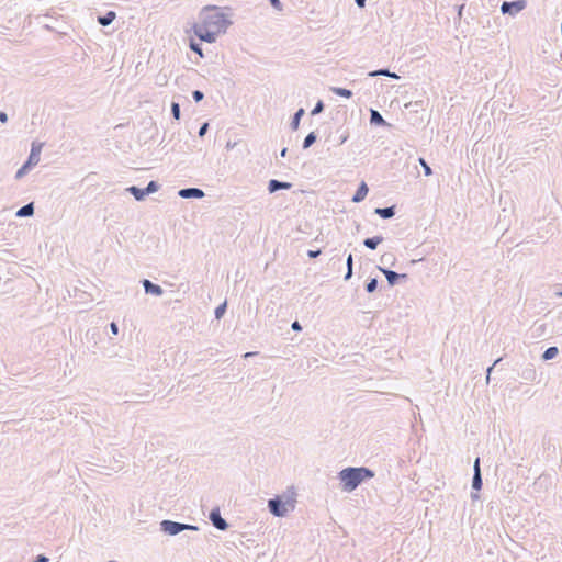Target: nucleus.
<instances>
[{"label":"nucleus","instance_id":"f257e3e1","mask_svg":"<svg viewBox=\"0 0 562 562\" xmlns=\"http://www.w3.org/2000/svg\"><path fill=\"white\" fill-rule=\"evenodd\" d=\"M374 475V471L367 467H347L338 473V480L344 492H352Z\"/></svg>","mask_w":562,"mask_h":562},{"label":"nucleus","instance_id":"f03ea898","mask_svg":"<svg viewBox=\"0 0 562 562\" xmlns=\"http://www.w3.org/2000/svg\"><path fill=\"white\" fill-rule=\"evenodd\" d=\"M200 22L216 33H225L232 21L228 16L220 11L217 7H205L200 14Z\"/></svg>","mask_w":562,"mask_h":562},{"label":"nucleus","instance_id":"7ed1b4c3","mask_svg":"<svg viewBox=\"0 0 562 562\" xmlns=\"http://www.w3.org/2000/svg\"><path fill=\"white\" fill-rule=\"evenodd\" d=\"M295 499L293 496H288L285 499L283 496L277 495L268 501V509L274 517H285L289 513V507L294 509Z\"/></svg>","mask_w":562,"mask_h":562},{"label":"nucleus","instance_id":"20e7f679","mask_svg":"<svg viewBox=\"0 0 562 562\" xmlns=\"http://www.w3.org/2000/svg\"><path fill=\"white\" fill-rule=\"evenodd\" d=\"M41 151H42V144L33 143L27 159L23 162V165L15 172L14 178L16 180L22 179L24 176H26L32 170L33 167H35L38 164Z\"/></svg>","mask_w":562,"mask_h":562},{"label":"nucleus","instance_id":"39448f33","mask_svg":"<svg viewBox=\"0 0 562 562\" xmlns=\"http://www.w3.org/2000/svg\"><path fill=\"white\" fill-rule=\"evenodd\" d=\"M187 530L196 531V530H199V527L194 526V525H190V524H183V522L169 520V519H164L162 521H160V531H162L165 535L177 536L180 532L187 531Z\"/></svg>","mask_w":562,"mask_h":562},{"label":"nucleus","instance_id":"423d86ee","mask_svg":"<svg viewBox=\"0 0 562 562\" xmlns=\"http://www.w3.org/2000/svg\"><path fill=\"white\" fill-rule=\"evenodd\" d=\"M192 29H193L194 35L202 42L214 43L218 35V33H216L214 30L207 27L202 22L195 23Z\"/></svg>","mask_w":562,"mask_h":562},{"label":"nucleus","instance_id":"0eeeda50","mask_svg":"<svg viewBox=\"0 0 562 562\" xmlns=\"http://www.w3.org/2000/svg\"><path fill=\"white\" fill-rule=\"evenodd\" d=\"M527 5L525 0H514V1H504L501 4V12L503 14H508L510 16H515L519 12H521Z\"/></svg>","mask_w":562,"mask_h":562},{"label":"nucleus","instance_id":"6e6552de","mask_svg":"<svg viewBox=\"0 0 562 562\" xmlns=\"http://www.w3.org/2000/svg\"><path fill=\"white\" fill-rule=\"evenodd\" d=\"M378 269H379V271H381L384 274V277L387 280V284L390 286H394V285L398 284L400 282H405L408 280L407 273H397L389 268L381 267V266H378Z\"/></svg>","mask_w":562,"mask_h":562},{"label":"nucleus","instance_id":"1a4fd4ad","mask_svg":"<svg viewBox=\"0 0 562 562\" xmlns=\"http://www.w3.org/2000/svg\"><path fill=\"white\" fill-rule=\"evenodd\" d=\"M209 519L217 530L225 531L229 527L228 522L222 517L218 507H214L211 509L209 514Z\"/></svg>","mask_w":562,"mask_h":562},{"label":"nucleus","instance_id":"9d476101","mask_svg":"<svg viewBox=\"0 0 562 562\" xmlns=\"http://www.w3.org/2000/svg\"><path fill=\"white\" fill-rule=\"evenodd\" d=\"M178 195L182 199H202L205 196V193L200 188L189 187L180 189Z\"/></svg>","mask_w":562,"mask_h":562},{"label":"nucleus","instance_id":"9b49d317","mask_svg":"<svg viewBox=\"0 0 562 562\" xmlns=\"http://www.w3.org/2000/svg\"><path fill=\"white\" fill-rule=\"evenodd\" d=\"M140 284L146 294H151L155 296H161L164 294V289L148 279L140 280Z\"/></svg>","mask_w":562,"mask_h":562},{"label":"nucleus","instance_id":"f8f14e48","mask_svg":"<svg viewBox=\"0 0 562 562\" xmlns=\"http://www.w3.org/2000/svg\"><path fill=\"white\" fill-rule=\"evenodd\" d=\"M292 188V183L291 182H286V181H281V180H278V179H271L269 180L268 182V192L270 194L272 193H276L280 190H290Z\"/></svg>","mask_w":562,"mask_h":562},{"label":"nucleus","instance_id":"ddd939ff","mask_svg":"<svg viewBox=\"0 0 562 562\" xmlns=\"http://www.w3.org/2000/svg\"><path fill=\"white\" fill-rule=\"evenodd\" d=\"M482 486H483L482 473H481V470H477L473 473V477H472V490H473V492L471 493L472 499L479 498L477 492H480L482 490Z\"/></svg>","mask_w":562,"mask_h":562},{"label":"nucleus","instance_id":"4468645a","mask_svg":"<svg viewBox=\"0 0 562 562\" xmlns=\"http://www.w3.org/2000/svg\"><path fill=\"white\" fill-rule=\"evenodd\" d=\"M370 124L373 126L391 127V124L375 109H370Z\"/></svg>","mask_w":562,"mask_h":562},{"label":"nucleus","instance_id":"2eb2a0df","mask_svg":"<svg viewBox=\"0 0 562 562\" xmlns=\"http://www.w3.org/2000/svg\"><path fill=\"white\" fill-rule=\"evenodd\" d=\"M368 192H369V188H368L367 183L364 181H361L360 184L358 186L351 201L355 203L362 202L366 199Z\"/></svg>","mask_w":562,"mask_h":562},{"label":"nucleus","instance_id":"dca6fc26","mask_svg":"<svg viewBox=\"0 0 562 562\" xmlns=\"http://www.w3.org/2000/svg\"><path fill=\"white\" fill-rule=\"evenodd\" d=\"M374 214L379 215L383 220H390L396 214V205L376 207L374 209Z\"/></svg>","mask_w":562,"mask_h":562},{"label":"nucleus","instance_id":"f3484780","mask_svg":"<svg viewBox=\"0 0 562 562\" xmlns=\"http://www.w3.org/2000/svg\"><path fill=\"white\" fill-rule=\"evenodd\" d=\"M116 18V13L114 11H106L104 14L99 15L97 21L102 26H109L113 23Z\"/></svg>","mask_w":562,"mask_h":562},{"label":"nucleus","instance_id":"a211bd4d","mask_svg":"<svg viewBox=\"0 0 562 562\" xmlns=\"http://www.w3.org/2000/svg\"><path fill=\"white\" fill-rule=\"evenodd\" d=\"M126 191L130 194H132L136 201H143L147 196V192H145V189L136 186H131L126 188Z\"/></svg>","mask_w":562,"mask_h":562},{"label":"nucleus","instance_id":"6ab92c4d","mask_svg":"<svg viewBox=\"0 0 562 562\" xmlns=\"http://www.w3.org/2000/svg\"><path fill=\"white\" fill-rule=\"evenodd\" d=\"M384 240L382 235H376L373 237H368L363 239V245L371 250L376 249V247Z\"/></svg>","mask_w":562,"mask_h":562},{"label":"nucleus","instance_id":"aec40b11","mask_svg":"<svg viewBox=\"0 0 562 562\" xmlns=\"http://www.w3.org/2000/svg\"><path fill=\"white\" fill-rule=\"evenodd\" d=\"M33 214H34V203L30 202V203L21 206L16 211L15 216L16 217H31V216H33Z\"/></svg>","mask_w":562,"mask_h":562},{"label":"nucleus","instance_id":"412c9836","mask_svg":"<svg viewBox=\"0 0 562 562\" xmlns=\"http://www.w3.org/2000/svg\"><path fill=\"white\" fill-rule=\"evenodd\" d=\"M304 114H305V110L303 108H300L295 111V113L293 114L291 122H290L291 130H293V131L299 130L301 119L304 116Z\"/></svg>","mask_w":562,"mask_h":562},{"label":"nucleus","instance_id":"4be33fe9","mask_svg":"<svg viewBox=\"0 0 562 562\" xmlns=\"http://www.w3.org/2000/svg\"><path fill=\"white\" fill-rule=\"evenodd\" d=\"M368 75H369V77L385 76V77H390V78H394V79L400 78L395 72L390 71L389 68L376 69L373 71H370Z\"/></svg>","mask_w":562,"mask_h":562},{"label":"nucleus","instance_id":"5701e85b","mask_svg":"<svg viewBox=\"0 0 562 562\" xmlns=\"http://www.w3.org/2000/svg\"><path fill=\"white\" fill-rule=\"evenodd\" d=\"M330 91L339 97L349 99L353 95L352 91L342 87H330Z\"/></svg>","mask_w":562,"mask_h":562},{"label":"nucleus","instance_id":"b1692460","mask_svg":"<svg viewBox=\"0 0 562 562\" xmlns=\"http://www.w3.org/2000/svg\"><path fill=\"white\" fill-rule=\"evenodd\" d=\"M558 353H559V349H558V347H555V346H551V347H548V348L543 351V353H542L541 358H542V360H544V361H549V360L554 359V358L558 356Z\"/></svg>","mask_w":562,"mask_h":562},{"label":"nucleus","instance_id":"393cba45","mask_svg":"<svg viewBox=\"0 0 562 562\" xmlns=\"http://www.w3.org/2000/svg\"><path fill=\"white\" fill-rule=\"evenodd\" d=\"M317 140V134L316 132H310L302 144L303 149H308Z\"/></svg>","mask_w":562,"mask_h":562},{"label":"nucleus","instance_id":"a878e982","mask_svg":"<svg viewBox=\"0 0 562 562\" xmlns=\"http://www.w3.org/2000/svg\"><path fill=\"white\" fill-rule=\"evenodd\" d=\"M346 266H347V272L344 277V279L346 281H348L349 279H351L352 277V267H353V258H352V255L349 254L348 257H347V260H346Z\"/></svg>","mask_w":562,"mask_h":562},{"label":"nucleus","instance_id":"bb28decb","mask_svg":"<svg viewBox=\"0 0 562 562\" xmlns=\"http://www.w3.org/2000/svg\"><path fill=\"white\" fill-rule=\"evenodd\" d=\"M227 311V302L224 301L214 310V316L216 319H221Z\"/></svg>","mask_w":562,"mask_h":562},{"label":"nucleus","instance_id":"cd10ccee","mask_svg":"<svg viewBox=\"0 0 562 562\" xmlns=\"http://www.w3.org/2000/svg\"><path fill=\"white\" fill-rule=\"evenodd\" d=\"M160 188V184L155 181V180H151L147 183V186L144 188L145 189V192H147V196L151 193H155L159 190Z\"/></svg>","mask_w":562,"mask_h":562},{"label":"nucleus","instance_id":"c85d7f7f","mask_svg":"<svg viewBox=\"0 0 562 562\" xmlns=\"http://www.w3.org/2000/svg\"><path fill=\"white\" fill-rule=\"evenodd\" d=\"M378 279L376 278H371L367 281L366 285H364V289L368 293H373L376 288H378Z\"/></svg>","mask_w":562,"mask_h":562},{"label":"nucleus","instance_id":"c756f323","mask_svg":"<svg viewBox=\"0 0 562 562\" xmlns=\"http://www.w3.org/2000/svg\"><path fill=\"white\" fill-rule=\"evenodd\" d=\"M189 47L192 52L198 54L200 57H203L202 45L200 43L195 42L194 40H190Z\"/></svg>","mask_w":562,"mask_h":562},{"label":"nucleus","instance_id":"7c9ffc66","mask_svg":"<svg viewBox=\"0 0 562 562\" xmlns=\"http://www.w3.org/2000/svg\"><path fill=\"white\" fill-rule=\"evenodd\" d=\"M171 115L175 120H180L181 117V109L178 102H171Z\"/></svg>","mask_w":562,"mask_h":562},{"label":"nucleus","instance_id":"2f4dec72","mask_svg":"<svg viewBox=\"0 0 562 562\" xmlns=\"http://www.w3.org/2000/svg\"><path fill=\"white\" fill-rule=\"evenodd\" d=\"M395 257L393 256V254H383L381 256V262L382 263H387V265H391V266H394L395 263Z\"/></svg>","mask_w":562,"mask_h":562},{"label":"nucleus","instance_id":"473e14b6","mask_svg":"<svg viewBox=\"0 0 562 562\" xmlns=\"http://www.w3.org/2000/svg\"><path fill=\"white\" fill-rule=\"evenodd\" d=\"M325 104L322 100H318L311 111V115H317L324 111Z\"/></svg>","mask_w":562,"mask_h":562},{"label":"nucleus","instance_id":"72a5a7b5","mask_svg":"<svg viewBox=\"0 0 562 562\" xmlns=\"http://www.w3.org/2000/svg\"><path fill=\"white\" fill-rule=\"evenodd\" d=\"M337 132H340V135L338 137V145L345 144L349 138V131L339 128Z\"/></svg>","mask_w":562,"mask_h":562},{"label":"nucleus","instance_id":"f704fd0d","mask_svg":"<svg viewBox=\"0 0 562 562\" xmlns=\"http://www.w3.org/2000/svg\"><path fill=\"white\" fill-rule=\"evenodd\" d=\"M503 360L502 357L497 358L492 366H490L487 369H486V382L488 383L490 382V379H491V373L493 371V369Z\"/></svg>","mask_w":562,"mask_h":562},{"label":"nucleus","instance_id":"c9c22d12","mask_svg":"<svg viewBox=\"0 0 562 562\" xmlns=\"http://www.w3.org/2000/svg\"><path fill=\"white\" fill-rule=\"evenodd\" d=\"M419 162L424 169V173L425 176H431L432 175V169L430 168V166L425 161L424 158H419Z\"/></svg>","mask_w":562,"mask_h":562},{"label":"nucleus","instance_id":"e433bc0d","mask_svg":"<svg viewBox=\"0 0 562 562\" xmlns=\"http://www.w3.org/2000/svg\"><path fill=\"white\" fill-rule=\"evenodd\" d=\"M192 99L194 100V102L199 103L204 99V93L201 90H193Z\"/></svg>","mask_w":562,"mask_h":562},{"label":"nucleus","instance_id":"4c0bfd02","mask_svg":"<svg viewBox=\"0 0 562 562\" xmlns=\"http://www.w3.org/2000/svg\"><path fill=\"white\" fill-rule=\"evenodd\" d=\"M209 126H210L209 122H204L201 124L199 132H198L199 137H203L207 133Z\"/></svg>","mask_w":562,"mask_h":562},{"label":"nucleus","instance_id":"58836bf2","mask_svg":"<svg viewBox=\"0 0 562 562\" xmlns=\"http://www.w3.org/2000/svg\"><path fill=\"white\" fill-rule=\"evenodd\" d=\"M553 297H562V284H555L553 286Z\"/></svg>","mask_w":562,"mask_h":562},{"label":"nucleus","instance_id":"ea45409f","mask_svg":"<svg viewBox=\"0 0 562 562\" xmlns=\"http://www.w3.org/2000/svg\"><path fill=\"white\" fill-rule=\"evenodd\" d=\"M465 8V3H462V4H459V5H456V9H457V19L458 21H460L462 19V14H463V10Z\"/></svg>","mask_w":562,"mask_h":562},{"label":"nucleus","instance_id":"a19ab883","mask_svg":"<svg viewBox=\"0 0 562 562\" xmlns=\"http://www.w3.org/2000/svg\"><path fill=\"white\" fill-rule=\"evenodd\" d=\"M321 254H322L321 249H315V250L310 249V250H307V256L311 259L317 258Z\"/></svg>","mask_w":562,"mask_h":562},{"label":"nucleus","instance_id":"79ce46f5","mask_svg":"<svg viewBox=\"0 0 562 562\" xmlns=\"http://www.w3.org/2000/svg\"><path fill=\"white\" fill-rule=\"evenodd\" d=\"M423 104H424V101H418V102H415V103L409 102V103H407V104L405 105V108H406V109H409V108L414 106V108H415V111H418V109H417V108H418V106L423 108Z\"/></svg>","mask_w":562,"mask_h":562},{"label":"nucleus","instance_id":"37998d69","mask_svg":"<svg viewBox=\"0 0 562 562\" xmlns=\"http://www.w3.org/2000/svg\"><path fill=\"white\" fill-rule=\"evenodd\" d=\"M111 334L116 336L119 334V325L115 322L110 323Z\"/></svg>","mask_w":562,"mask_h":562},{"label":"nucleus","instance_id":"c03bdc74","mask_svg":"<svg viewBox=\"0 0 562 562\" xmlns=\"http://www.w3.org/2000/svg\"><path fill=\"white\" fill-rule=\"evenodd\" d=\"M269 2L272 5V8L277 9V10L282 9V3L280 0H269Z\"/></svg>","mask_w":562,"mask_h":562},{"label":"nucleus","instance_id":"a18cd8bd","mask_svg":"<svg viewBox=\"0 0 562 562\" xmlns=\"http://www.w3.org/2000/svg\"><path fill=\"white\" fill-rule=\"evenodd\" d=\"M49 559L44 554H38L32 562H48Z\"/></svg>","mask_w":562,"mask_h":562},{"label":"nucleus","instance_id":"49530a36","mask_svg":"<svg viewBox=\"0 0 562 562\" xmlns=\"http://www.w3.org/2000/svg\"><path fill=\"white\" fill-rule=\"evenodd\" d=\"M291 327H292V329L294 331H301L302 330V326H301V324L297 321L293 322Z\"/></svg>","mask_w":562,"mask_h":562},{"label":"nucleus","instance_id":"de8ad7c7","mask_svg":"<svg viewBox=\"0 0 562 562\" xmlns=\"http://www.w3.org/2000/svg\"><path fill=\"white\" fill-rule=\"evenodd\" d=\"M0 122L1 123L8 122V114L4 111H0Z\"/></svg>","mask_w":562,"mask_h":562},{"label":"nucleus","instance_id":"09e8293b","mask_svg":"<svg viewBox=\"0 0 562 562\" xmlns=\"http://www.w3.org/2000/svg\"><path fill=\"white\" fill-rule=\"evenodd\" d=\"M477 470H481L480 468V458L477 457L474 461V464H473V473Z\"/></svg>","mask_w":562,"mask_h":562},{"label":"nucleus","instance_id":"8fccbe9b","mask_svg":"<svg viewBox=\"0 0 562 562\" xmlns=\"http://www.w3.org/2000/svg\"><path fill=\"white\" fill-rule=\"evenodd\" d=\"M366 1H367V0H355V3H356L359 8H364V7H366Z\"/></svg>","mask_w":562,"mask_h":562},{"label":"nucleus","instance_id":"3c124183","mask_svg":"<svg viewBox=\"0 0 562 562\" xmlns=\"http://www.w3.org/2000/svg\"><path fill=\"white\" fill-rule=\"evenodd\" d=\"M257 355H258V352H256V351H249V352H246V353L244 355V357H245V358H249V357H254V356H257Z\"/></svg>","mask_w":562,"mask_h":562},{"label":"nucleus","instance_id":"603ef678","mask_svg":"<svg viewBox=\"0 0 562 562\" xmlns=\"http://www.w3.org/2000/svg\"><path fill=\"white\" fill-rule=\"evenodd\" d=\"M286 153H288V148L286 147L282 148L280 151V157L284 158L286 156Z\"/></svg>","mask_w":562,"mask_h":562}]
</instances>
